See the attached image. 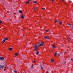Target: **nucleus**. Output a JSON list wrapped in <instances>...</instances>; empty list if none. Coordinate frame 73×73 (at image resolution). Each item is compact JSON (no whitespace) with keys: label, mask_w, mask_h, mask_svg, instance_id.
<instances>
[{"label":"nucleus","mask_w":73,"mask_h":73,"mask_svg":"<svg viewBox=\"0 0 73 73\" xmlns=\"http://www.w3.org/2000/svg\"><path fill=\"white\" fill-rule=\"evenodd\" d=\"M63 64H66V62H64L63 63Z\"/></svg>","instance_id":"nucleus-21"},{"label":"nucleus","mask_w":73,"mask_h":73,"mask_svg":"<svg viewBox=\"0 0 73 73\" xmlns=\"http://www.w3.org/2000/svg\"><path fill=\"white\" fill-rule=\"evenodd\" d=\"M39 53V52L38 51H37L36 53V55H38V54Z\"/></svg>","instance_id":"nucleus-8"},{"label":"nucleus","mask_w":73,"mask_h":73,"mask_svg":"<svg viewBox=\"0 0 73 73\" xmlns=\"http://www.w3.org/2000/svg\"><path fill=\"white\" fill-rule=\"evenodd\" d=\"M59 23L60 25H62V22L60 21Z\"/></svg>","instance_id":"nucleus-9"},{"label":"nucleus","mask_w":73,"mask_h":73,"mask_svg":"<svg viewBox=\"0 0 73 73\" xmlns=\"http://www.w3.org/2000/svg\"><path fill=\"white\" fill-rule=\"evenodd\" d=\"M72 29H73V27H72Z\"/></svg>","instance_id":"nucleus-42"},{"label":"nucleus","mask_w":73,"mask_h":73,"mask_svg":"<svg viewBox=\"0 0 73 73\" xmlns=\"http://www.w3.org/2000/svg\"><path fill=\"white\" fill-rule=\"evenodd\" d=\"M12 48H9V50L11 51V50H12Z\"/></svg>","instance_id":"nucleus-16"},{"label":"nucleus","mask_w":73,"mask_h":73,"mask_svg":"<svg viewBox=\"0 0 73 73\" xmlns=\"http://www.w3.org/2000/svg\"><path fill=\"white\" fill-rule=\"evenodd\" d=\"M4 66L3 64L1 65L0 69H3V68H4Z\"/></svg>","instance_id":"nucleus-3"},{"label":"nucleus","mask_w":73,"mask_h":73,"mask_svg":"<svg viewBox=\"0 0 73 73\" xmlns=\"http://www.w3.org/2000/svg\"><path fill=\"white\" fill-rule=\"evenodd\" d=\"M58 54L60 56V54L59 53Z\"/></svg>","instance_id":"nucleus-36"},{"label":"nucleus","mask_w":73,"mask_h":73,"mask_svg":"<svg viewBox=\"0 0 73 73\" xmlns=\"http://www.w3.org/2000/svg\"><path fill=\"white\" fill-rule=\"evenodd\" d=\"M44 38H46V39L48 38V37H46V36H45Z\"/></svg>","instance_id":"nucleus-22"},{"label":"nucleus","mask_w":73,"mask_h":73,"mask_svg":"<svg viewBox=\"0 0 73 73\" xmlns=\"http://www.w3.org/2000/svg\"><path fill=\"white\" fill-rule=\"evenodd\" d=\"M47 38H48V39H50V38H49V37H47Z\"/></svg>","instance_id":"nucleus-31"},{"label":"nucleus","mask_w":73,"mask_h":73,"mask_svg":"<svg viewBox=\"0 0 73 73\" xmlns=\"http://www.w3.org/2000/svg\"><path fill=\"white\" fill-rule=\"evenodd\" d=\"M44 42L42 41L40 43V45L39 46H42L44 45Z\"/></svg>","instance_id":"nucleus-1"},{"label":"nucleus","mask_w":73,"mask_h":73,"mask_svg":"<svg viewBox=\"0 0 73 73\" xmlns=\"http://www.w3.org/2000/svg\"><path fill=\"white\" fill-rule=\"evenodd\" d=\"M67 53L66 52H64V53Z\"/></svg>","instance_id":"nucleus-39"},{"label":"nucleus","mask_w":73,"mask_h":73,"mask_svg":"<svg viewBox=\"0 0 73 73\" xmlns=\"http://www.w3.org/2000/svg\"><path fill=\"white\" fill-rule=\"evenodd\" d=\"M57 22H58V21L56 20L55 21V23H57Z\"/></svg>","instance_id":"nucleus-25"},{"label":"nucleus","mask_w":73,"mask_h":73,"mask_svg":"<svg viewBox=\"0 0 73 73\" xmlns=\"http://www.w3.org/2000/svg\"><path fill=\"white\" fill-rule=\"evenodd\" d=\"M52 1H54V0H52Z\"/></svg>","instance_id":"nucleus-38"},{"label":"nucleus","mask_w":73,"mask_h":73,"mask_svg":"<svg viewBox=\"0 0 73 73\" xmlns=\"http://www.w3.org/2000/svg\"><path fill=\"white\" fill-rule=\"evenodd\" d=\"M34 62H36V60H35L34 61Z\"/></svg>","instance_id":"nucleus-33"},{"label":"nucleus","mask_w":73,"mask_h":73,"mask_svg":"<svg viewBox=\"0 0 73 73\" xmlns=\"http://www.w3.org/2000/svg\"><path fill=\"white\" fill-rule=\"evenodd\" d=\"M71 61H72L73 60V59L71 58Z\"/></svg>","instance_id":"nucleus-34"},{"label":"nucleus","mask_w":73,"mask_h":73,"mask_svg":"<svg viewBox=\"0 0 73 73\" xmlns=\"http://www.w3.org/2000/svg\"><path fill=\"white\" fill-rule=\"evenodd\" d=\"M54 55H55V56H56L57 54V53H55L54 54Z\"/></svg>","instance_id":"nucleus-18"},{"label":"nucleus","mask_w":73,"mask_h":73,"mask_svg":"<svg viewBox=\"0 0 73 73\" xmlns=\"http://www.w3.org/2000/svg\"><path fill=\"white\" fill-rule=\"evenodd\" d=\"M31 68H33V65H32L31 66Z\"/></svg>","instance_id":"nucleus-32"},{"label":"nucleus","mask_w":73,"mask_h":73,"mask_svg":"<svg viewBox=\"0 0 73 73\" xmlns=\"http://www.w3.org/2000/svg\"><path fill=\"white\" fill-rule=\"evenodd\" d=\"M5 70H6V69H4V71H5Z\"/></svg>","instance_id":"nucleus-30"},{"label":"nucleus","mask_w":73,"mask_h":73,"mask_svg":"<svg viewBox=\"0 0 73 73\" xmlns=\"http://www.w3.org/2000/svg\"><path fill=\"white\" fill-rule=\"evenodd\" d=\"M52 46L53 48H56V46H53V45Z\"/></svg>","instance_id":"nucleus-12"},{"label":"nucleus","mask_w":73,"mask_h":73,"mask_svg":"<svg viewBox=\"0 0 73 73\" xmlns=\"http://www.w3.org/2000/svg\"><path fill=\"white\" fill-rule=\"evenodd\" d=\"M41 69H43V68L42 67V66H41Z\"/></svg>","instance_id":"nucleus-23"},{"label":"nucleus","mask_w":73,"mask_h":73,"mask_svg":"<svg viewBox=\"0 0 73 73\" xmlns=\"http://www.w3.org/2000/svg\"><path fill=\"white\" fill-rule=\"evenodd\" d=\"M46 73H49V72L47 71Z\"/></svg>","instance_id":"nucleus-35"},{"label":"nucleus","mask_w":73,"mask_h":73,"mask_svg":"<svg viewBox=\"0 0 73 73\" xmlns=\"http://www.w3.org/2000/svg\"><path fill=\"white\" fill-rule=\"evenodd\" d=\"M43 64H44V63Z\"/></svg>","instance_id":"nucleus-47"},{"label":"nucleus","mask_w":73,"mask_h":73,"mask_svg":"<svg viewBox=\"0 0 73 73\" xmlns=\"http://www.w3.org/2000/svg\"><path fill=\"white\" fill-rule=\"evenodd\" d=\"M51 62H54V61L52 59L51 60Z\"/></svg>","instance_id":"nucleus-13"},{"label":"nucleus","mask_w":73,"mask_h":73,"mask_svg":"<svg viewBox=\"0 0 73 73\" xmlns=\"http://www.w3.org/2000/svg\"><path fill=\"white\" fill-rule=\"evenodd\" d=\"M48 31H49L48 30H46V32H48Z\"/></svg>","instance_id":"nucleus-27"},{"label":"nucleus","mask_w":73,"mask_h":73,"mask_svg":"<svg viewBox=\"0 0 73 73\" xmlns=\"http://www.w3.org/2000/svg\"><path fill=\"white\" fill-rule=\"evenodd\" d=\"M4 68L5 69H6V68H7V67H6V66H5L4 67Z\"/></svg>","instance_id":"nucleus-29"},{"label":"nucleus","mask_w":73,"mask_h":73,"mask_svg":"<svg viewBox=\"0 0 73 73\" xmlns=\"http://www.w3.org/2000/svg\"><path fill=\"white\" fill-rule=\"evenodd\" d=\"M21 18H22V19H24V16H23V15H21Z\"/></svg>","instance_id":"nucleus-11"},{"label":"nucleus","mask_w":73,"mask_h":73,"mask_svg":"<svg viewBox=\"0 0 73 73\" xmlns=\"http://www.w3.org/2000/svg\"><path fill=\"white\" fill-rule=\"evenodd\" d=\"M67 40L68 41H70V38H68Z\"/></svg>","instance_id":"nucleus-6"},{"label":"nucleus","mask_w":73,"mask_h":73,"mask_svg":"<svg viewBox=\"0 0 73 73\" xmlns=\"http://www.w3.org/2000/svg\"><path fill=\"white\" fill-rule=\"evenodd\" d=\"M5 41V39H4L3 40V41H2L3 43H4V42Z\"/></svg>","instance_id":"nucleus-10"},{"label":"nucleus","mask_w":73,"mask_h":73,"mask_svg":"<svg viewBox=\"0 0 73 73\" xmlns=\"http://www.w3.org/2000/svg\"><path fill=\"white\" fill-rule=\"evenodd\" d=\"M15 15H16V13H15Z\"/></svg>","instance_id":"nucleus-41"},{"label":"nucleus","mask_w":73,"mask_h":73,"mask_svg":"<svg viewBox=\"0 0 73 73\" xmlns=\"http://www.w3.org/2000/svg\"><path fill=\"white\" fill-rule=\"evenodd\" d=\"M41 16H40V18H41Z\"/></svg>","instance_id":"nucleus-44"},{"label":"nucleus","mask_w":73,"mask_h":73,"mask_svg":"<svg viewBox=\"0 0 73 73\" xmlns=\"http://www.w3.org/2000/svg\"><path fill=\"white\" fill-rule=\"evenodd\" d=\"M23 36H24V35L23 34Z\"/></svg>","instance_id":"nucleus-45"},{"label":"nucleus","mask_w":73,"mask_h":73,"mask_svg":"<svg viewBox=\"0 0 73 73\" xmlns=\"http://www.w3.org/2000/svg\"><path fill=\"white\" fill-rule=\"evenodd\" d=\"M67 25H69V23H67Z\"/></svg>","instance_id":"nucleus-37"},{"label":"nucleus","mask_w":73,"mask_h":73,"mask_svg":"<svg viewBox=\"0 0 73 73\" xmlns=\"http://www.w3.org/2000/svg\"><path fill=\"white\" fill-rule=\"evenodd\" d=\"M19 21H20V20H19Z\"/></svg>","instance_id":"nucleus-46"},{"label":"nucleus","mask_w":73,"mask_h":73,"mask_svg":"<svg viewBox=\"0 0 73 73\" xmlns=\"http://www.w3.org/2000/svg\"><path fill=\"white\" fill-rule=\"evenodd\" d=\"M37 3V1H34L33 2L34 3Z\"/></svg>","instance_id":"nucleus-14"},{"label":"nucleus","mask_w":73,"mask_h":73,"mask_svg":"<svg viewBox=\"0 0 73 73\" xmlns=\"http://www.w3.org/2000/svg\"><path fill=\"white\" fill-rule=\"evenodd\" d=\"M34 9L35 11V12H36V8H34Z\"/></svg>","instance_id":"nucleus-15"},{"label":"nucleus","mask_w":73,"mask_h":73,"mask_svg":"<svg viewBox=\"0 0 73 73\" xmlns=\"http://www.w3.org/2000/svg\"><path fill=\"white\" fill-rule=\"evenodd\" d=\"M41 9L42 10H43V9L44 10V9H45V8H42V9Z\"/></svg>","instance_id":"nucleus-24"},{"label":"nucleus","mask_w":73,"mask_h":73,"mask_svg":"<svg viewBox=\"0 0 73 73\" xmlns=\"http://www.w3.org/2000/svg\"><path fill=\"white\" fill-rule=\"evenodd\" d=\"M0 24H2V21H0Z\"/></svg>","instance_id":"nucleus-26"},{"label":"nucleus","mask_w":73,"mask_h":73,"mask_svg":"<svg viewBox=\"0 0 73 73\" xmlns=\"http://www.w3.org/2000/svg\"><path fill=\"white\" fill-rule=\"evenodd\" d=\"M14 72H15V73H17V71H14Z\"/></svg>","instance_id":"nucleus-20"},{"label":"nucleus","mask_w":73,"mask_h":73,"mask_svg":"<svg viewBox=\"0 0 73 73\" xmlns=\"http://www.w3.org/2000/svg\"><path fill=\"white\" fill-rule=\"evenodd\" d=\"M35 47V51H37V48H38V46L37 45H35L34 46Z\"/></svg>","instance_id":"nucleus-2"},{"label":"nucleus","mask_w":73,"mask_h":73,"mask_svg":"<svg viewBox=\"0 0 73 73\" xmlns=\"http://www.w3.org/2000/svg\"><path fill=\"white\" fill-rule=\"evenodd\" d=\"M62 1H64V0H62Z\"/></svg>","instance_id":"nucleus-43"},{"label":"nucleus","mask_w":73,"mask_h":73,"mask_svg":"<svg viewBox=\"0 0 73 73\" xmlns=\"http://www.w3.org/2000/svg\"><path fill=\"white\" fill-rule=\"evenodd\" d=\"M19 12L20 13H21V15H23V13L21 10H19Z\"/></svg>","instance_id":"nucleus-5"},{"label":"nucleus","mask_w":73,"mask_h":73,"mask_svg":"<svg viewBox=\"0 0 73 73\" xmlns=\"http://www.w3.org/2000/svg\"><path fill=\"white\" fill-rule=\"evenodd\" d=\"M31 1V0H28L27 2L26 3V4H29V1Z\"/></svg>","instance_id":"nucleus-7"},{"label":"nucleus","mask_w":73,"mask_h":73,"mask_svg":"<svg viewBox=\"0 0 73 73\" xmlns=\"http://www.w3.org/2000/svg\"><path fill=\"white\" fill-rule=\"evenodd\" d=\"M69 25L70 26L71 25H72V24H69Z\"/></svg>","instance_id":"nucleus-28"},{"label":"nucleus","mask_w":73,"mask_h":73,"mask_svg":"<svg viewBox=\"0 0 73 73\" xmlns=\"http://www.w3.org/2000/svg\"><path fill=\"white\" fill-rule=\"evenodd\" d=\"M5 40H8V38H5Z\"/></svg>","instance_id":"nucleus-17"},{"label":"nucleus","mask_w":73,"mask_h":73,"mask_svg":"<svg viewBox=\"0 0 73 73\" xmlns=\"http://www.w3.org/2000/svg\"><path fill=\"white\" fill-rule=\"evenodd\" d=\"M15 56H17L18 55V54L17 53H16L15 54Z\"/></svg>","instance_id":"nucleus-19"},{"label":"nucleus","mask_w":73,"mask_h":73,"mask_svg":"<svg viewBox=\"0 0 73 73\" xmlns=\"http://www.w3.org/2000/svg\"><path fill=\"white\" fill-rule=\"evenodd\" d=\"M1 60H4V58L3 56H1L0 57Z\"/></svg>","instance_id":"nucleus-4"},{"label":"nucleus","mask_w":73,"mask_h":73,"mask_svg":"<svg viewBox=\"0 0 73 73\" xmlns=\"http://www.w3.org/2000/svg\"><path fill=\"white\" fill-rule=\"evenodd\" d=\"M24 28L23 29H22V30H23V29H24Z\"/></svg>","instance_id":"nucleus-40"}]
</instances>
